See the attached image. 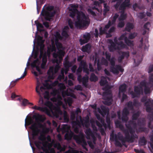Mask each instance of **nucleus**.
Wrapping results in <instances>:
<instances>
[{"label":"nucleus","instance_id":"f257e3e1","mask_svg":"<svg viewBox=\"0 0 153 153\" xmlns=\"http://www.w3.org/2000/svg\"><path fill=\"white\" fill-rule=\"evenodd\" d=\"M70 10L71 12L69 16L71 18H74L76 15H77V21L75 24L76 27L80 28L88 26L90 23L88 18L84 13L80 12L78 10L70 9Z\"/></svg>","mask_w":153,"mask_h":153},{"label":"nucleus","instance_id":"f03ea898","mask_svg":"<svg viewBox=\"0 0 153 153\" xmlns=\"http://www.w3.org/2000/svg\"><path fill=\"white\" fill-rule=\"evenodd\" d=\"M124 134L125 137H124L122 134L119 132L117 134H115L114 135L112 136V138L114 137L115 140V145L116 146L120 148L124 146L126 148H127L128 146L126 145V143H133L129 139V134L128 130H125L124 131H122Z\"/></svg>","mask_w":153,"mask_h":153},{"label":"nucleus","instance_id":"7ed1b4c3","mask_svg":"<svg viewBox=\"0 0 153 153\" xmlns=\"http://www.w3.org/2000/svg\"><path fill=\"white\" fill-rule=\"evenodd\" d=\"M32 124L30 127V129L32 131V135L34 137L38 135L40 132V129L38 128V126L40 128H42L43 126L40 123H35L33 120L30 117H29L27 119H25V126H29Z\"/></svg>","mask_w":153,"mask_h":153},{"label":"nucleus","instance_id":"20e7f679","mask_svg":"<svg viewBox=\"0 0 153 153\" xmlns=\"http://www.w3.org/2000/svg\"><path fill=\"white\" fill-rule=\"evenodd\" d=\"M140 85L135 86L134 87V92L131 91L130 92V94L131 95V98L133 99L138 97L140 95L143 94V89L142 87H144L147 86V82L145 80L141 81L140 83Z\"/></svg>","mask_w":153,"mask_h":153},{"label":"nucleus","instance_id":"39448f33","mask_svg":"<svg viewBox=\"0 0 153 153\" xmlns=\"http://www.w3.org/2000/svg\"><path fill=\"white\" fill-rule=\"evenodd\" d=\"M125 126L129 130V138L131 141V142H134L135 139L138 138V136L136 134L135 131L132 128V127L135 128L137 126L136 123L132 121L129 120L128 122L125 124Z\"/></svg>","mask_w":153,"mask_h":153},{"label":"nucleus","instance_id":"423d86ee","mask_svg":"<svg viewBox=\"0 0 153 153\" xmlns=\"http://www.w3.org/2000/svg\"><path fill=\"white\" fill-rule=\"evenodd\" d=\"M123 0H112V2H116L113 7L116 11L123 10H125L126 7H129L130 6V0H125L123 2Z\"/></svg>","mask_w":153,"mask_h":153},{"label":"nucleus","instance_id":"0eeeda50","mask_svg":"<svg viewBox=\"0 0 153 153\" xmlns=\"http://www.w3.org/2000/svg\"><path fill=\"white\" fill-rule=\"evenodd\" d=\"M82 70L85 73L87 74H89V70L88 68V65L86 62L84 61H82L80 62L79 67L76 70L77 74L80 73Z\"/></svg>","mask_w":153,"mask_h":153},{"label":"nucleus","instance_id":"6e6552de","mask_svg":"<svg viewBox=\"0 0 153 153\" xmlns=\"http://www.w3.org/2000/svg\"><path fill=\"white\" fill-rule=\"evenodd\" d=\"M45 6V5L42 8L40 15L42 16H45V20L50 21L51 19L50 17H53L55 14L56 12L55 11H52L51 12L46 11L44 9Z\"/></svg>","mask_w":153,"mask_h":153},{"label":"nucleus","instance_id":"1a4fd4ad","mask_svg":"<svg viewBox=\"0 0 153 153\" xmlns=\"http://www.w3.org/2000/svg\"><path fill=\"white\" fill-rule=\"evenodd\" d=\"M63 132H66L65 135V140H69L71 139L73 134V133L70 131V132L68 131V128H67V125H64L62 129Z\"/></svg>","mask_w":153,"mask_h":153},{"label":"nucleus","instance_id":"9d476101","mask_svg":"<svg viewBox=\"0 0 153 153\" xmlns=\"http://www.w3.org/2000/svg\"><path fill=\"white\" fill-rule=\"evenodd\" d=\"M145 105L146 106V111L148 112H151L153 110V100L151 99H149L145 103Z\"/></svg>","mask_w":153,"mask_h":153},{"label":"nucleus","instance_id":"9b49d317","mask_svg":"<svg viewBox=\"0 0 153 153\" xmlns=\"http://www.w3.org/2000/svg\"><path fill=\"white\" fill-rule=\"evenodd\" d=\"M109 43L110 45L108 47V50L110 52H113L115 51L120 50V48L119 46H117L116 44L114 43L112 40H110Z\"/></svg>","mask_w":153,"mask_h":153},{"label":"nucleus","instance_id":"f8f14e48","mask_svg":"<svg viewBox=\"0 0 153 153\" xmlns=\"http://www.w3.org/2000/svg\"><path fill=\"white\" fill-rule=\"evenodd\" d=\"M40 64V61L37 58L31 63V65L33 68H35L36 70L39 73V74H41L42 73L39 66Z\"/></svg>","mask_w":153,"mask_h":153},{"label":"nucleus","instance_id":"ddd939ff","mask_svg":"<svg viewBox=\"0 0 153 153\" xmlns=\"http://www.w3.org/2000/svg\"><path fill=\"white\" fill-rule=\"evenodd\" d=\"M111 71L113 74H117L119 73V71L123 72L124 69L120 65H116L115 67L114 66L111 67Z\"/></svg>","mask_w":153,"mask_h":153},{"label":"nucleus","instance_id":"4468645a","mask_svg":"<svg viewBox=\"0 0 153 153\" xmlns=\"http://www.w3.org/2000/svg\"><path fill=\"white\" fill-rule=\"evenodd\" d=\"M42 142L39 141H35L34 142V144L36 146L39 150L42 149L45 153H50L49 151L47 148H45L41 146Z\"/></svg>","mask_w":153,"mask_h":153},{"label":"nucleus","instance_id":"2eb2a0df","mask_svg":"<svg viewBox=\"0 0 153 153\" xmlns=\"http://www.w3.org/2000/svg\"><path fill=\"white\" fill-rule=\"evenodd\" d=\"M33 118L35 119L37 123H39V122H43L45 120L42 115L39 113H36L33 116Z\"/></svg>","mask_w":153,"mask_h":153},{"label":"nucleus","instance_id":"dca6fc26","mask_svg":"<svg viewBox=\"0 0 153 153\" xmlns=\"http://www.w3.org/2000/svg\"><path fill=\"white\" fill-rule=\"evenodd\" d=\"M119 15L117 13L115 14L113 16L111 21V20H109L107 24L105 25V27L109 28L111 26L114 24L117 19Z\"/></svg>","mask_w":153,"mask_h":153},{"label":"nucleus","instance_id":"f3484780","mask_svg":"<svg viewBox=\"0 0 153 153\" xmlns=\"http://www.w3.org/2000/svg\"><path fill=\"white\" fill-rule=\"evenodd\" d=\"M121 54L118 58L119 62H121L125 57L127 59L128 58L129 56V53L128 51H122L121 52Z\"/></svg>","mask_w":153,"mask_h":153},{"label":"nucleus","instance_id":"a211bd4d","mask_svg":"<svg viewBox=\"0 0 153 153\" xmlns=\"http://www.w3.org/2000/svg\"><path fill=\"white\" fill-rule=\"evenodd\" d=\"M32 108L35 110H37L42 112H45L48 115H49L50 114L49 110L46 107H42L35 105L34 106L32 107Z\"/></svg>","mask_w":153,"mask_h":153},{"label":"nucleus","instance_id":"6ab92c4d","mask_svg":"<svg viewBox=\"0 0 153 153\" xmlns=\"http://www.w3.org/2000/svg\"><path fill=\"white\" fill-rule=\"evenodd\" d=\"M54 116L58 117L59 115L62 114V111L59 108L54 107L51 111Z\"/></svg>","mask_w":153,"mask_h":153},{"label":"nucleus","instance_id":"aec40b11","mask_svg":"<svg viewBox=\"0 0 153 153\" xmlns=\"http://www.w3.org/2000/svg\"><path fill=\"white\" fill-rule=\"evenodd\" d=\"M91 45L89 43H88L84 46H83L81 49V50L84 52H86L88 53H90L91 52Z\"/></svg>","mask_w":153,"mask_h":153},{"label":"nucleus","instance_id":"412c9836","mask_svg":"<svg viewBox=\"0 0 153 153\" xmlns=\"http://www.w3.org/2000/svg\"><path fill=\"white\" fill-rule=\"evenodd\" d=\"M91 137L92 139V141H87V143L91 148L92 149H94V145H95L96 144L97 139L95 137V135H93V136Z\"/></svg>","mask_w":153,"mask_h":153},{"label":"nucleus","instance_id":"4be33fe9","mask_svg":"<svg viewBox=\"0 0 153 153\" xmlns=\"http://www.w3.org/2000/svg\"><path fill=\"white\" fill-rule=\"evenodd\" d=\"M47 61V56L46 53H44L42 56V63L41 64V68L42 69H45Z\"/></svg>","mask_w":153,"mask_h":153},{"label":"nucleus","instance_id":"5701e85b","mask_svg":"<svg viewBox=\"0 0 153 153\" xmlns=\"http://www.w3.org/2000/svg\"><path fill=\"white\" fill-rule=\"evenodd\" d=\"M101 110L100 109L99 110V112L102 116H104L107 114H108L109 112V110L108 108H106L104 106H102L101 107Z\"/></svg>","mask_w":153,"mask_h":153},{"label":"nucleus","instance_id":"b1692460","mask_svg":"<svg viewBox=\"0 0 153 153\" xmlns=\"http://www.w3.org/2000/svg\"><path fill=\"white\" fill-rule=\"evenodd\" d=\"M85 132L87 135L86 138L88 140L90 139L91 137L93 135H94V133L92 131L90 128L86 129L85 130Z\"/></svg>","mask_w":153,"mask_h":153},{"label":"nucleus","instance_id":"393cba45","mask_svg":"<svg viewBox=\"0 0 153 153\" xmlns=\"http://www.w3.org/2000/svg\"><path fill=\"white\" fill-rule=\"evenodd\" d=\"M114 123L116 127L119 128L122 131H124L125 130H128L124 128L123 125L121 124V122L119 120H116Z\"/></svg>","mask_w":153,"mask_h":153},{"label":"nucleus","instance_id":"a878e982","mask_svg":"<svg viewBox=\"0 0 153 153\" xmlns=\"http://www.w3.org/2000/svg\"><path fill=\"white\" fill-rule=\"evenodd\" d=\"M134 25L132 23L128 22L126 25L125 30L128 32H130L131 30L134 28Z\"/></svg>","mask_w":153,"mask_h":153},{"label":"nucleus","instance_id":"bb28decb","mask_svg":"<svg viewBox=\"0 0 153 153\" xmlns=\"http://www.w3.org/2000/svg\"><path fill=\"white\" fill-rule=\"evenodd\" d=\"M127 88V85L125 83L121 85L119 88V93H124L126 91Z\"/></svg>","mask_w":153,"mask_h":153},{"label":"nucleus","instance_id":"cd10ccee","mask_svg":"<svg viewBox=\"0 0 153 153\" xmlns=\"http://www.w3.org/2000/svg\"><path fill=\"white\" fill-rule=\"evenodd\" d=\"M88 79L89 77L87 75L83 76L82 79V80L81 82H82L83 85L85 87L87 86V83L88 82Z\"/></svg>","mask_w":153,"mask_h":153},{"label":"nucleus","instance_id":"c85d7f7f","mask_svg":"<svg viewBox=\"0 0 153 153\" xmlns=\"http://www.w3.org/2000/svg\"><path fill=\"white\" fill-rule=\"evenodd\" d=\"M63 64L65 68H69L72 65V62H70L67 59H66L64 62Z\"/></svg>","mask_w":153,"mask_h":153},{"label":"nucleus","instance_id":"c756f323","mask_svg":"<svg viewBox=\"0 0 153 153\" xmlns=\"http://www.w3.org/2000/svg\"><path fill=\"white\" fill-rule=\"evenodd\" d=\"M55 45L58 50L63 49V47L62 44L59 42L58 39H55Z\"/></svg>","mask_w":153,"mask_h":153},{"label":"nucleus","instance_id":"7c9ffc66","mask_svg":"<svg viewBox=\"0 0 153 153\" xmlns=\"http://www.w3.org/2000/svg\"><path fill=\"white\" fill-rule=\"evenodd\" d=\"M120 10V11L121 14L119 18V20L120 21H123L126 19V14H125V10H124L123 11V10Z\"/></svg>","mask_w":153,"mask_h":153},{"label":"nucleus","instance_id":"2f4dec72","mask_svg":"<svg viewBox=\"0 0 153 153\" xmlns=\"http://www.w3.org/2000/svg\"><path fill=\"white\" fill-rule=\"evenodd\" d=\"M139 144L141 146L145 145L147 143V141L144 137L140 138L139 141Z\"/></svg>","mask_w":153,"mask_h":153},{"label":"nucleus","instance_id":"473e14b6","mask_svg":"<svg viewBox=\"0 0 153 153\" xmlns=\"http://www.w3.org/2000/svg\"><path fill=\"white\" fill-rule=\"evenodd\" d=\"M109 28H107L105 27V26L104 28L103 29H102V27H100L99 28V34L102 35L104 34H106V31L107 29Z\"/></svg>","mask_w":153,"mask_h":153},{"label":"nucleus","instance_id":"72a5a7b5","mask_svg":"<svg viewBox=\"0 0 153 153\" xmlns=\"http://www.w3.org/2000/svg\"><path fill=\"white\" fill-rule=\"evenodd\" d=\"M97 76L94 73L91 74L90 78V80L91 82H96L98 80Z\"/></svg>","mask_w":153,"mask_h":153},{"label":"nucleus","instance_id":"f704fd0d","mask_svg":"<svg viewBox=\"0 0 153 153\" xmlns=\"http://www.w3.org/2000/svg\"><path fill=\"white\" fill-rule=\"evenodd\" d=\"M125 43L128 46H132L133 45V41L130 40L128 38L126 37L125 40Z\"/></svg>","mask_w":153,"mask_h":153},{"label":"nucleus","instance_id":"c9c22d12","mask_svg":"<svg viewBox=\"0 0 153 153\" xmlns=\"http://www.w3.org/2000/svg\"><path fill=\"white\" fill-rule=\"evenodd\" d=\"M74 138L77 143L80 144L82 142V137L79 135H76Z\"/></svg>","mask_w":153,"mask_h":153},{"label":"nucleus","instance_id":"e433bc0d","mask_svg":"<svg viewBox=\"0 0 153 153\" xmlns=\"http://www.w3.org/2000/svg\"><path fill=\"white\" fill-rule=\"evenodd\" d=\"M38 139L39 140V141L44 142L46 140V138L45 134L41 133L40 136L38 137Z\"/></svg>","mask_w":153,"mask_h":153},{"label":"nucleus","instance_id":"4c0bfd02","mask_svg":"<svg viewBox=\"0 0 153 153\" xmlns=\"http://www.w3.org/2000/svg\"><path fill=\"white\" fill-rule=\"evenodd\" d=\"M48 49H49L51 52L56 51V48L53 42H52L51 46L50 47H48Z\"/></svg>","mask_w":153,"mask_h":153},{"label":"nucleus","instance_id":"58836bf2","mask_svg":"<svg viewBox=\"0 0 153 153\" xmlns=\"http://www.w3.org/2000/svg\"><path fill=\"white\" fill-rule=\"evenodd\" d=\"M127 106L128 109L130 110H133L134 109V105L132 102L131 101H129L127 104Z\"/></svg>","mask_w":153,"mask_h":153},{"label":"nucleus","instance_id":"ea45409f","mask_svg":"<svg viewBox=\"0 0 153 153\" xmlns=\"http://www.w3.org/2000/svg\"><path fill=\"white\" fill-rule=\"evenodd\" d=\"M45 105H46L49 107L51 111L55 107V106L53 105L52 103L51 102L49 101L45 103Z\"/></svg>","mask_w":153,"mask_h":153},{"label":"nucleus","instance_id":"a19ab883","mask_svg":"<svg viewBox=\"0 0 153 153\" xmlns=\"http://www.w3.org/2000/svg\"><path fill=\"white\" fill-rule=\"evenodd\" d=\"M71 92L68 91V90L67 89L66 91H63L62 92V96L64 97H66V96H69L71 93Z\"/></svg>","mask_w":153,"mask_h":153},{"label":"nucleus","instance_id":"79ce46f5","mask_svg":"<svg viewBox=\"0 0 153 153\" xmlns=\"http://www.w3.org/2000/svg\"><path fill=\"white\" fill-rule=\"evenodd\" d=\"M102 94L103 96L105 97L112 95V91L111 90L105 91Z\"/></svg>","mask_w":153,"mask_h":153},{"label":"nucleus","instance_id":"37998d69","mask_svg":"<svg viewBox=\"0 0 153 153\" xmlns=\"http://www.w3.org/2000/svg\"><path fill=\"white\" fill-rule=\"evenodd\" d=\"M46 11L49 12H51L52 11H55L54 10V7L53 6L51 5H49L47 6L46 8H44Z\"/></svg>","mask_w":153,"mask_h":153},{"label":"nucleus","instance_id":"c03bdc74","mask_svg":"<svg viewBox=\"0 0 153 153\" xmlns=\"http://www.w3.org/2000/svg\"><path fill=\"white\" fill-rule=\"evenodd\" d=\"M137 35V34L136 33L134 32L130 33L129 34L128 38L129 39H134Z\"/></svg>","mask_w":153,"mask_h":153},{"label":"nucleus","instance_id":"a18cd8bd","mask_svg":"<svg viewBox=\"0 0 153 153\" xmlns=\"http://www.w3.org/2000/svg\"><path fill=\"white\" fill-rule=\"evenodd\" d=\"M57 53L58 54L59 57L60 58H62V57L64 56L65 54V52L61 49H60L58 50Z\"/></svg>","mask_w":153,"mask_h":153},{"label":"nucleus","instance_id":"49530a36","mask_svg":"<svg viewBox=\"0 0 153 153\" xmlns=\"http://www.w3.org/2000/svg\"><path fill=\"white\" fill-rule=\"evenodd\" d=\"M117 45V46H119L120 47V49L125 48L126 47V45L123 42L121 41L119 42Z\"/></svg>","mask_w":153,"mask_h":153},{"label":"nucleus","instance_id":"de8ad7c7","mask_svg":"<svg viewBox=\"0 0 153 153\" xmlns=\"http://www.w3.org/2000/svg\"><path fill=\"white\" fill-rule=\"evenodd\" d=\"M20 79V78H18L15 79L14 81H12L10 84V88H12L14 87L16 84V82Z\"/></svg>","mask_w":153,"mask_h":153},{"label":"nucleus","instance_id":"09e8293b","mask_svg":"<svg viewBox=\"0 0 153 153\" xmlns=\"http://www.w3.org/2000/svg\"><path fill=\"white\" fill-rule=\"evenodd\" d=\"M140 116V114L139 112H137V113L134 114L132 116V119L133 120H137V118Z\"/></svg>","mask_w":153,"mask_h":153},{"label":"nucleus","instance_id":"8fccbe9b","mask_svg":"<svg viewBox=\"0 0 153 153\" xmlns=\"http://www.w3.org/2000/svg\"><path fill=\"white\" fill-rule=\"evenodd\" d=\"M149 83L153 85V74H150L149 78Z\"/></svg>","mask_w":153,"mask_h":153},{"label":"nucleus","instance_id":"3c124183","mask_svg":"<svg viewBox=\"0 0 153 153\" xmlns=\"http://www.w3.org/2000/svg\"><path fill=\"white\" fill-rule=\"evenodd\" d=\"M128 115H126L124 114H122V116L121 117V119L123 122L127 123L128 120Z\"/></svg>","mask_w":153,"mask_h":153},{"label":"nucleus","instance_id":"603ef678","mask_svg":"<svg viewBox=\"0 0 153 153\" xmlns=\"http://www.w3.org/2000/svg\"><path fill=\"white\" fill-rule=\"evenodd\" d=\"M35 24L36 25L37 30L40 31H41L40 30H39L38 28H43V26L42 24L39 22L38 21H35Z\"/></svg>","mask_w":153,"mask_h":153},{"label":"nucleus","instance_id":"864d4df0","mask_svg":"<svg viewBox=\"0 0 153 153\" xmlns=\"http://www.w3.org/2000/svg\"><path fill=\"white\" fill-rule=\"evenodd\" d=\"M151 25L150 23L149 22H148L145 24L143 26V27L145 29L149 30V27Z\"/></svg>","mask_w":153,"mask_h":153},{"label":"nucleus","instance_id":"5fc2aeb1","mask_svg":"<svg viewBox=\"0 0 153 153\" xmlns=\"http://www.w3.org/2000/svg\"><path fill=\"white\" fill-rule=\"evenodd\" d=\"M129 114V111L128 109L126 107L124 108L123 110V114L128 115Z\"/></svg>","mask_w":153,"mask_h":153},{"label":"nucleus","instance_id":"6e6d98bb","mask_svg":"<svg viewBox=\"0 0 153 153\" xmlns=\"http://www.w3.org/2000/svg\"><path fill=\"white\" fill-rule=\"evenodd\" d=\"M62 35L65 38H68L69 35L68 34L67 31L63 30L62 33Z\"/></svg>","mask_w":153,"mask_h":153},{"label":"nucleus","instance_id":"4d7b16f0","mask_svg":"<svg viewBox=\"0 0 153 153\" xmlns=\"http://www.w3.org/2000/svg\"><path fill=\"white\" fill-rule=\"evenodd\" d=\"M87 11L89 14L92 15L93 16H96V14L95 12L93 11L91 9H88Z\"/></svg>","mask_w":153,"mask_h":153},{"label":"nucleus","instance_id":"13d9d810","mask_svg":"<svg viewBox=\"0 0 153 153\" xmlns=\"http://www.w3.org/2000/svg\"><path fill=\"white\" fill-rule=\"evenodd\" d=\"M55 148H56L58 150H61L62 149V147L60 144L59 143H55L54 146Z\"/></svg>","mask_w":153,"mask_h":153},{"label":"nucleus","instance_id":"bf43d9fd","mask_svg":"<svg viewBox=\"0 0 153 153\" xmlns=\"http://www.w3.org/2000/svg\"><path fill=\"white\" fill-rule=\"evenodd\" d=\"M108 82L106 80L102 79L100 82V84L101 86H104Z\"/></svg>","mask_w":153,"mask_h":153},{"label":"nucleus","instance_id":"052dcab7","mask_svg":"<svg viewBox=\"0 0 153 153\" xmlns=\"http://www.w3.org/2000/svg\"><path fill=\"white\" fill-rule=\"evenodd\" d=\"M144 92L146 94H150V89L149 88L148 86L144 87Z\"/></svg>","mask_w":153,"mask_h":153},{"label":"nucleus","instance_id":"680f3d73","mask_svg":"<svg viewBox=\"0 0 153 153\" xmlns=\"http://www.w3.org/2000/svg\"><path fill=\"white\" fill-rule=\"evenodd\" d=\"M66 102L68 103L69 106H71L73 102V100L71 97H68L67 99Z\"/></svg>","mask_w":153,"mask_h":153},{"label":"nucleus","instance_id":"e2e57ef3","mask_svg":"<svg viewBox=\"0 0 153 153\" xmlns=\"http://www.w3.org/2000/svg\"><path fill=\"white\" fill-rule=\"evenodd\" d=\"M44 96L45 99L49 100L50 98L49 92L48 91H45L44 93Z\"/></svg>","mask_w":153,"mask_h":153},{"label":"nucleus","instance_id":"0e129e2a","mask_svg":"<svg viewBox=\"0 0 153 153\" xmlns=\"http://www.w3.org/2000/svg\"><path fill=\"white\" fill-rule=\"evenodd\" d=\"M28 102L29 101L27 100L24 99L21 103V105L22 106H25L27 104H28Z\"/></svg>","mask_w":153,"mask_h":153},{"label":"nucleus","instance_id":"69168bd1","mask_svg":"<svg viewBox=\"0 0 153 153\" xmlns=\"http://www.w3.org/2000/svg\"><path fill=\"white\" fill-rule=\"evenodd\" d=\"M110 62L111 65L112 66H114L115 65V58L114 57H112L110 60L108 61Z\"/></svg>","mask_w":153,"mask_h":153},{"label":"nucleus","instance_id":"338daca9","mask_svg":"<svg viewBox=\"0 0 153 153\" xmlns=\"http://www.w3.org/2000/svg\"><path fill=\"white\" fill-rule=\"evenodd\" d=\"M126 33H124L123 34H122L118 39L119 40H125V39L126 37H127L126 36Z\"/></svg>","mask_w":153,"mask_h":153},{"label":"nucleus","instance_id":"774afa93","mask_svg":"<svg viewBox=\"0 0 153 153\" xmlns=\"http://www.w3.org/2000/svg\"><path fill=\"white\" fill-rule=\"evenodd\" d=\"M137 16L140 19H142L145 17L146 15L144 14V13L141 12L139 13L137 15Z\"/></svg>","mask_w":153,"mask_h":153}]
</instances>
